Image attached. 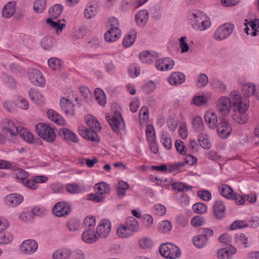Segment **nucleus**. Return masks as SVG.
Returning <instances> with one entry per match:
<instances>
[{
    "instance_id": "nucleus-64",
    "label": "nucleus",
    "mask_w": 259,
    "mask_h": 259,
    "mask_svg": "<svg viewBox=\"0 0 259 259\" xmlns=\"http://www.w3.org/2000/svg\"><path fill=\"white\" fill-rule=\"evenodd\" d=\"M172 228V224L168 221H163L159 225V230L163 233L169 232Z\"/></svg>"
},
{
    "instance_id": "nucleus-40",
    "label": "nucleus",
    "mask_w": 259,
    "mask_h": 259,
    "mask_svg": "<svg viewBox=\"0 0 259 259\" xmlns=\"http://www.w3.org/2000/svg\"><path fill=\"white\" fill-rule=\"evenodd\" d=\"M64 7L62 5L56 4L49 9L50 17L52 19H57L61 14Z\"/></svg>"
},
{
    "instance_id": "nucleus-29",
    "label": "nucleus",
    "mask_w": 259,
    "mask_h": 259,
    "mask_svg": "<svg viewBox=\"0 0 259 259\" xmlns=\"http://www.w3.org/2000/svg\"><path fill=\"white\" fill-rule=\"evenodd\" d=\"M18 134L23 141L28 144H32L34 142V137L33 134L26 127L21 126L19 127Z\"/></svg>"
},
{
    "instance_id": "nucleus-17",
    "label": "nucleus",
    "mask_w": 259,
    "mask_h": 259,
    "mask_svg": "<svg viewBox=\"0 0 259 259\" xmlns=\"http://www.w3.org/2000/svg\"><path fill=\"white\" fill-rule=\"evenodd\" d=\"M60 106L62 111L68 116L72 117L75 114V105L74 102L69 99L60 98Z\"/></svg>"
},
{
    "instance_id": "nucleus-3",
    "label": "nucleus",
    "mask_w": 259,
    "mask_h": 259,
    "mask_svg": "<svg viewBox=\"0 0 259 259\" xmlns=\"http://www.w3.org/2000/svg\"><path fill=\"white\" fill-rule=\"evenodd\" d=\"M139 230L138 221L133 217H129L124 224L119 225L116 230L117 236L120 238H127Z\"/></svg>"
},
{
    "instance_id": "nucleus-15",
    "label": "nucleus",
    "mask_w": 259,
    "mask_h": 259,
    "mask_svg": "<svg viewBox=\"0 0 259 259\" xmlns=\"http://www.w3.org/2000/svg\"><path fill=\"white\" fill-rule=\"evenodd\" d=\"M175 65L174 60L169 57L158 59L155 63L156 68L160 71H166L173 69Z\"/></svg>"
},
{
    "instance_id": "nucleus-60",
    "label": "nucleus",
    "mask_w": 259,
    "mask_h": 259,
    "mask_svg": "<svg viewBox=\"0 0 259 259\" xmlns=\"http://www.w3.org/2000/svg\"><path fill=\"white\" fill-rule=\"evenodd\" d=\"M67 191L71 194H77L81 192L80 187L75 184L70 183L66 185Z\"/></svg>"
},
{
    "instance_id": "nucleus-41",
    "label": "nucleus",
    "mask_w": 259,
    "mask_h": 259,
    "mask_svg": "<svg viewBox=\"0 0 259 259\" xmlns=\"http://www.w3.org/2000/svg\"><path fill=\"white\" fill-rule=\"evenodd\" d=\"M13 175L18 182L22 184L29 178V173L23 169L19 168L13 171Z\"/></svg>"
},
{
    "instance_id": "nucleus-53",
    "label": "nucleus",
    "mask_w": 259,
    "mask_h": 259,
    "mask_svg": "<svg viewBox=\"0 0 259 259\" xmlns=\"http://www.w3.org/2000/svg\"><path fill=\"white\" fill-rule=\"evenodd\" d=\"M211 98V95L207 96L203 95L195 96L193 97V103L197 106H201L205 104Z\"/></svg>"
},
{
    "instance_id": "nucleus-47",
    "label": "nucleus",
    "mask_w": 259,
    "mask_h": 259,
    "mask_svg": "<svg viewBox=\"0 0 259 259\" xmlns=\"http://www.w3.org/2000/svg\"><path fill=\"white\" fill-rule=\"evenodd\" d=\"M135 19L138 26H145L146 24V10L142 9L138 11L135 15Z\"/></svg>"
},
{
    "instance_id": "nucleus-36",
    "label": "nucleus",
    "mask_w": 259,
    "mask_h": 259,
    "mask_svg": "<svg viewBox=\"0 0 259 259\" xmlns=\"http://www.w3.org/2000/svg\"><path fill=\"white\" fill-rule=\"evenodd\" d=\"M197 140L199 145L203 149H209L211 148V142L206 134L201 133L197 136Z\"/></svg>"
},
{
    "instance_id": "nucleus-33",
    "label": "nucleus",
    "mask_w": 259,
    "mask_h": 259,
    "mask_svg": "<svg viewBox=\"0 0 259 259\" xmlns=\"http://www.w3.org/2000/svg\"><path fill=\"white\" fill-rule=\"evenodd\" d=\"M28 95L30 99L35 103L41 105L45 102V98L41 92L33 89H30L28 92Z\"/></svg>"
},
{
    "instance_id": "nucleus-34",
    "label": "nucleus",
    "mask_w": 259,
    "mask_h": 259,
    "mask_svg": "<svg viewBox=\"0 0 259 259\" xmlns=\"http://www.w3.org/2000/svg\"><path fill=\"white\" fill-rule=\"evenodd\" d=\"M84 122L91 128L96 130L97 131H101V126L98 119L93 115L88 114L84 117Z\"/></svg>"
},
{
    "instance_id": "nucleus-26",
    "label": "nucleus",
    "mask_w": 259,
    "mask_h": 259,
    "mask_svg": "<svg viewBox=\"0 0 259 259\" xmlns=\"http://www.w3.org/2000/svg\"><path fill=\"white\" fill-rule=\"evenodd\" d=\"M72 254L71 249L68 247H62L56 250L52 254L53 259H68Z\"/></svg>"
},
{
    "instance_id": "nucleus-9",
    "label": "nucleus",
    "mask_w": 259,
    "mask_h": 259,
    "mask_svg": "<svg viewBox=\"0 0 259 259\" xmlns=\"http://www.w3.org/2000/svg\"><path fill=\"white\" fill-rule=\"evenodd\" d=\"M78 134L84 139L95 143H99L100 140L98 133L96 130L88 128L83 126H79L77 128Z\"/></svg>"
},
{
    "instance_id": "nucleus-58",
    "label": "nucleus",
    "mask_w": 259,
    "mask_h": 259,
    "mask_svg": "<svg viewBox=\"0 0 259 259\" xmlns=\"http://www.w3.org/2000/svg\"><path fill=\"white\" fill-rule=\"evenodd\" d=\"M4 108L9 112L13 111L16 108V99L15 100H7L3 102Z\"/></svg>"
},
{
    "instance_id": "nucleus-38",
    "label": "nucleus",
    "mask_w": 259,
    "mask_h": 259,
    "mask_svg": "<svg viewBox=\"0 0 259 259\" xmlns=\"http://www.w3.org/2000/svg\"><path fill=\"white\" fill-rule=\"evenodd\" d=\"M14 235L10 231H0V245H7L13 242Z\"/></svg>"
},
{
    "instance_id": "nucleus-43",
    "label": "nucleus",
    "mask_w": 259,
    "mask_h": 259,
    "mask_svg": "<svg viewBox=\"0 0 259 259\" xmlns=\"http://www.w3.org/2000/svg\"><path fill=\"white\" fill-rule=\"evenodd\" d=\"M47 8V0H35L33 4V10L35 13H43Z\"/></svg>"
},
{
    "instance_id": "nucleus-22",
    "label": "nucleus",
    "mask_w": 259,
    "mask_h": 259,
    "mask_svg": "<svg viewBox=\"0 0 259 259\" xmlns=\"http://www.w3.org/2000/svg\"><path fill=\"white\" fill-rule=\"evenodd\" d=\"M242 92L244 95L243 97H249L255 95L256 98L259 100V93H256L255 85L251 82H247L242 84Z\"/></svg>"
},
{
    "instance_id": "nucleus-56",
    "label": "nucleus",
    "mask_w": 259,
    "mask_h": 259,
    "mask_svg": "<svg viewBox=\"0 0 259 259\" xmlns=\"http://www.w3.org/2000/svg\"><path fill=\"white\" fill-rule=\"evenodd\" d=\"M54 41L52 37H45L41 41V46L44 49L49 50L54 45Z\"/></svg>"
},
{
    "instance_id": "nucleus-42",
    "label": "nucleus",
    "mask_w": 259,
    "mask_h": 259,
    "mask_svg": "<svg viewBox=\"0 0 259 259\" xmlns=\"http://www.w3.org/2000/svg\"><path fill=\"white\" fill-rule=\"evenodd\" d=\"M48 65L53 70H59L63 66V61L58 58L52 57L48 59Z\"/></svg>"
},
{
    "instance_id": "nucleus-50",
    "label": "nucleus",
    "mask_w": 259,
    "mask_h": 259,
    "mask_svg": "<svg viewBox=\"0 0 259 259\" xmlns=\"http://www.w3.org/2000/svg\"><path fill=\"white\" fill-rule=\"evenodd\" d=\"M67 227L70 231H78L81 227L80 222L77 219H71L67 222Z\"/></svg>"
},
{
    "instance_id": "nucleus-20",
    "label": "nucleus",
    "mask_w": 259,
    "mask_h": 259,
    "mask_svg": "<svg viewBox=\"0 0 259 259\" xmlns=\"http://www.w3.org/2000/svg\"><path fill=\"white\" fill-rule=\"evenodd\" d=\"M209 85L214 92L220 94H224L227 91V85L223 80L217 77L211 79Z\"/></svg>"
},
{
    "instance_id": "nucleus-49",
    "label": "nucleus",
    "mask_w": 259,
    "mask_h": 259,
    "mask_svg": "<svg viewBox=\"0 0 259 259\" xmlns=\"http://www.w3.org/2000/svg\"><path fill=\"white\" fill-rule=\"evenodd\" d=\"M208 82L207 76L204 73L200 74L196 78V85L199 89H202L206 86Z\"/></svg>"
},
{
    "instance_id": "nucleus-13",
    "label": "nucleus",
    "mask_w": 259,
    "mask_h": 259,
    "mask_svg": "<svg viewBox=\"0 0 259 259\" xmlns=\"http://www.w3.org/2000/svg\"><path fill=\"white\" fill-rule=\"evenodd\" d=\"M71 205L66 201L57 203L52 208L53 214L58 217H65L71 212Z\"/></svg>"
},
{
    "instance_id": "nucleus-16",
    "label": "nucleus",
    "mask_w": 259,
    "mask_h": 259,
    "mask_svg": "<svg viewBox=\"0 0 259 259\" xmlns=\"http://www.w3.org/2000/svg\"><path fill=\"white\" fill-rule=\"evenodd\" d=\"M24 200L23 196L18 193H10L4 198L5 204L11 207H15L20 204Z\"/></svg>"
},
{
    "instance_id": "nucleus-37",
    "label": "nucleus",
    "mask_w": 259,
    "mask_h": 259,
    "mask_svg": "<svg viewBox=\"0 0 259 259\" xmlns=\"http://www.w3.org/2000/svg\"><path fill=\"white\" fill-rule=\"evenodd\" d=\"M96 193L101 196H104L110 191V187L107 183L104 182H99L94 186Z\"/></svg>"
},
{
    "instance_id": "nucleus-21",
    "label": "nucleus",
    "mask_w": 259,
    "mask_h": 259,
    "mask_svg": "<svg viewBox=\"0 0 259 259\" xmlns=\"http://www.w3.org/2000/svg\"><path fill=\"white\" fill-rule=\"evenodd\" d=\"M81 239L86 243L93 244L97 241L99 238L94 229H88L82 232Z\"/></svg>"
},
{
    "instance_id": "nucleus-8",
    "label": "nucleus",
    "mask_w": 259,
    "mask_h": 259,
    "mask_svg": "<svg viewBox=\"0 0 259 259\" xmlns=\"http://www.w3.org/2000/svg\"><path fill=\"white\" fill-rule=\"evenodd\" d=\"M20 126L17 124L16 121L9 118L4 119L2 122V132L11 137H16L18 135Z\"/></svg>"
},
{
    "instance_id": "nucleus-63",
    "label": "nucleus",
    "mask_w": 259,
    "mask_h": 259,
    "mask_svg": "<svg viewBox=\"0 0 259 259\" xmlns=\"http://www.w3.org/2000/svg\"><path fill=\"white\" fill-rule=\"evenodd\" d=\"M22 185L27 188L32 190H35L38 189L37 185L35 184V182L33 176L29 179H27Z\"/></svg>"
},
{
    "instance_id": "nucleus-28",
    "label": "nucleus",
    "mask_w": 259,
    "mask_h": 259,
    "mask_svg": "<svg viewBox=\"0 0 259 259\" xmlns=\"http://www.w3.org/2000/svg\"><path fill=\"white\" fill-rule=\"evenodd\" d=\"M205 121L209 128L214 129L218 121L217 114L213 111H207L204 115Z\"/></svg>"
},
{
    "instance_id": "nucleus-10",
    "label": "nucleus",
    "mask_w": 259,
    "mask_h": 259,
    "mask_svg": "<svg viewBox=\"0 0 259 259\" xmlns=\"http://www.w3.org/2000/svg\"><path fill=\"white\" fill-rule=\"evenodd\" d=\"M27 76L30 82L33 85L39 87H45L46 79L40 71L30 68L27 72Z\"/></svg>"
},
{
    "instance_id": "nucleus-14",
    "label": "nucleus",
    "mask_w": 259,
    "mask_h": 259,
    "mask_svg": "<svg viewBox=\"0 0 259 259\" xmlns=\"http://www.w3.org/2000/svg\"><path fill=\"white\" fill-rule=\"evenodd\" d=\"M147 140L149 142L150 151L154 154L157 153L158 147L156 140L155 131L151 124L147 125Z\"/></svg>"
},
{
    "instance_id": "nucleus-6",
    "label": "nucleus",
    "mask_w": 259,
    "mask_h": 259,
    "mask_svg": "<svg viewBox=\"0 0 259 259\" xmlns=\"http://www.w3.org/2000/svg\"><path fill=\"white\" fill-rule=\"evenodd\" d=\"M159 252L162 256L169 259H176L181 256L180 249L171 243H164L159 247Z\"/></svg>"
},
{
    "instance_id": "nucleus-61",
    "label": "nucleus",
    "mask_w": 259,
    "mask_h": 259,
    "mask_svg": "<svg viewBox=\"0 0 259 259\" xmlns=\"http://www.w3.org/2000/svg\"><path fill=\"white\" fill-rule=\"evenodd\" d=\"M48 211L47 208L41 206H35L31 209V212L33 214L39 217L46 214Z\"/></svg>"
},
{
    "instance_id": "nucleus-52",
    "label": "nucleus",
    "mask_w": 259,
    "mask_h": 259,
    "mask_svg": "<svg viewBox=\"0 0 259 259\" xmlns=\"http://www.w3.org/2000/svg\"><path fill=\"white\" fill-rule=\"evenodd\" d=\"M161 142L165 148L169 150L172 147V141L170 136L167 133H163L161 136Z\"/></svg>"
},
{
    "instance_id": "nucleus-45",
    "label": "nucleus",
    "mask_w": 259,
    "mask_h": 259,
    "mask_svg": "<svg viewBox=\"0 0 259 259\" xmlns=\"http://www.w3.org/2000/svg\"><path fill=\"white\" fill-rule=\"evenodd\" d=\"M207 239L201 234L197 235L193 237V242L194 246L198 248H201L206 245Z\"/></svg>"
},
{
    "instance_id": "nucleus-30",
    "label": "nucleus",
    "mask_w": 259,
    "mask_h": 259,
    "mask_svg": "<svg viewBox=\"0 0 259 259\" xmlns=\"http://www.w3.org/2000/svg\"><path fill=\"white\" fill-rule=\"evenodd\" d=\"M48 118L57 124L63 125L65 123L63 117L53 109H49L47 112Z\"/></svg>"
},
{
    "instance_id": "nucleus-5",
    "label": "nucleus",
    "mask_w": 259,
    "mask_h": 259,
    "mask_svg": "<svg viewBox=\"0 0 259 259\" xmlns=\"http://www.w3.org/2000/svg\"><path fill=\"white\" fill-rule=\"evenodd\" d=\"M106 119L115 133L122 134L125 133V123L119 112L116 111L111 116L106 115Z\"/></svg>"
},
{
    "instance_id": "nucleus-32",
    "label": "nucleus",
    "mask_w": 259,
    "mask_h": 259,
    "mask_svg": "<svg viewBox=\"0 0 259 259\" xmlns=\"http://www.w3.org/2000/svg\"><path fill=\"white\" fill-rule=\"evenodd\" d=\"M226 207L224 203L220 200L216 201L213 204V212L218 219H222L225 216Z\"/></svg>"
},
{
    "instance_id": "nucleus-1",
    "label": "nucleus",
    "mask_w": 259,
    "mask_h": 259,
    "mask_svg": "<svg viewBox=\"0 0 259 259\" xmlns=\"http://www.w3.org/2000/svg\"><path fill=\"white\" fill-rule=\"evenodd\" d=\"M249 106V100L243 97L238 90H232L229 97L221 96L216 101L217 111L222 115H228L233 108L235 112L245 113Z\"/></svg>"
},
{
    "instance_id": "nucleus-31",
    "label": "nucleus",
    "mask_w": 259,
    "mask_h": 259,
    "mask_svg": "<svg viewBox=\"0 0 259 259\" xmlns=\"http://www.w3.org/2000/svg\"><path fill=\"white\" fill-rule=\"evenodd\" d=\"M186 79L184 74L180 72H173L168 78V82L172 85L183 83Z\"/></svg>"
},
{
    "instance_id": "nucleus-44",
    "label": "nucleus",
    "mask_w": 259,
    "mask_h": 259,
    "mask_svg": "<svg viewBox=\"0 0 259 259\" xmlns=\"http://www.w3.org/2000/svg\"><path fill=\"white\" fill-rule=\"evenodd\" d=\"M136 36V32L135 31H132L128 34L126 35L124 37L122 41V44L124 47L127 48L132 46L135 41Z\"/></svg>"
},
{
    "instance_id": "nucleus-4",
    "label": "nucleus",
    "mask_w": 259,
    "mask_h": 259,
    "mask_svg": "<svg viewBox=\"0 0 259 259\" xmlns=\"http://www.w3.org/2000/svg\"><path fill=\"white\" fill-rule=\"evenodd\" d=\"M35 131L37 135L45 141L53 143L56 138L54 127L49 123H39L35 125Z\"/></svg>"
},
{
    "instance_id": "nucleus-19",
    "label": "nucleus",
    "mask_w": 259,
    "mask_h": 259,
    "mask_svg": "<svg viewBox=\"0 0 259 259\" xmlns=\"http://www.w3.org/2000/svg\"><path fill=\"white\" fill-rule=\"evenodd\" d=\"M59 136L66 142L78 143L79 138L77 135L71 130L66 127H63L59 130Z\"/></svg>"
},
{
    "instance_id": "nucleus-23",
    "label": "nucleus",
    "mask_w": 259,
    "mask_h": 259,
    "mask_svg": "<svg viewBox=\"0 0 259 259\" xmlns=\"http://www.w3.org/2000/svg\"><path fill=\"white\" fill-rule=\"evenodd\" d=\"M63 21L64 20H54L51 18H48L46 20V23L49 27L55 31L57 34H60L65 27V24Z\"/></svg>"
},
{
    "instance_id": "nucleus-11",
    "label": "nucleus",
    "mask_w": 259,
    "mask_h": 259,
    "mask_svg": "<svg viewBox=\"0 0 259 259\" xmlns=\"http://www.w3.org/2000/svg\"><path fill=\"white\" fill-rule=\"evenodd\" d=\"M112 223L108 219H102L98 224L96 231L99 238H106L110 234Z\"/></svg>"
},
{
    "instance_id": "nucleus-46",
    "label": "nucleus",
    "mask_w": 259,
    "mask_h": 259,
    "mask_svg": "<svg viewBox=\"0 0 259 259\" xmlns=\"http://www.w3.org/2000/svg\"><path fill=\"white\" fill-rule=\"evenodd\" d=\"M95 96L98 104L104 106L106 103V96L104 92L100 88H97L95 90Z\"/></svg>"
},
{
    "instance_id": "nucleus-12",
    "label": "nucleus",
    "mask_w": 259,
    "mask_h": 259,
    "mask_svg": "<svg viewBox=\"0 0 259 259\" xmlns=\"http://www.w3.org/2000/svg\"><path fill=\"white\" fill-rule=\"evenodd\" d=\"M38 248V243L33 239H26L22 241L19 247L20 253L30 255L35 252Z\"/></svg>"
},
{
    "instance_id": "nucleus-55",
    "label": "nucleus",
    "mask_w": 259,
    "mask_h": 259,
    "mask_svg": "<svg viewBox=\"0 0 259 259\" xmlns=\"http://www.w3.org/2000/svg\"><path fill=\"white\" fill-rule=\"evenodd\" d=\"M17 107L22 110H27L29 107L28 102L22 97L18 96L16 98Z\"/></svg>"
},
{
    "instance_id": "nucleus-51",
    "label": "nucleus",
    "mask_w": 259,
    "mask_h": 259,
    "mask_svg": "<svg viewBox=\"0 0 259 259\" xmlns=\"http://www.w3.org/2000/svg\"><path fill=\"white\" fill-rule=\"evenodd\" d=\"M129 189V185L124 181L119 182L117 185V192L119 197H123L125 195V191Z\"/></svg>"
},
{
    "instance_id": "nucleus-39",
    "label": "nucleus",
    "mask_w": 259,
    "mask_h": 259,
    "mask_svg": "<svg viewBox=\"0 0 259 259\" xmlns=\"http://www.w3.org/2000/svg\"><path fill=\"white\" fill-rule=\"evenodd\" d=\"M220 194L228 199H232L234 196V192L232 189L228 185L223 184L219 188Z\"/></svg>"
},
{
    "instance_id": "nucleus-7",
    "label": "nucleus",
    "mask_w": 259,
    "mask_h": 259,
    "mask_svg": "<svg viewBox=\"0 0 259 259\" xmlns=\"http://www.w3.org/2000/svg\"><path fill=\"white\" fill-rule=\"evenodd\" d=\"M234 26L231 23L221 25L215 30L213 38L217 41H222L227 38L232 33Z\"/></svg>"
},
{
    "instance_id": "nucleus-62",
    "label": "nucleus",
    "mask_w": 259,
    "mask_h": 259,
    "mask_svg": "<svg viewBox=\"0 0 259 259\" xmlns=\"http://www.w3.org/2000/svg\"><path fill=\"white\" fill-rule=\"evenodd\" d=\"M246 24L251 29V35L253 36H255L256 35L257 30L259 27V20L257 19H254V20L250 21Z\"/></svg>"
},
{
    "instance_id": "nucleus-48",
    "label": "nucleus",
    "mask_w": 259,
    "mask_h": 259,
    "mask_svg": "<svg viewBox=\"0 0 259 259\" xmlns=\"http://www.w3.org/2000/svg\"><path fill=\"white\" fill-rule=\"evenodd\" d=\"M192 124L194 130L197 132H201L204 128V124L202 119L199 116H195L193 118Z\"/></svg>"
},
{
    "instance_id": "nucleus-57",
    "label": "nucleus",
    "mask_w": 259,
    "mask_h": 259,
    "mask_svg": "<svg viewBox=\"0 0 259 259\" xmlns=\"http://www.w3.org/2000/svg\"><path fill=\"white\" fill-rule=\"evenodd\" d=\"M193 211L198 214L205 213L207 210V207L202 203H197L192 206Z\"/></svg>"
},
{
    "instance_id": "nucleus-24",
    "label": "nucleus",
    "mask_w": 259,
    "mask_h": 259,
    "mask_svg": "<svg viewBox=\"0 0 259 259\" xmlns=\"http://www.w3.org/2000/svg\"><path fill=\"white\" fill-rule=\"evenodd\" d=\"M16 10V3L14 1H10L6 3L2 10V17L6 19L10 18L15 14Z\"/></svg>"
},
{
    "instance_id": "nucleus-59",
    "label": "nucleus",
    "mask_w": 259,
    "mask_h": 259,
    "mask_svg": "<svg viewBox=\"0 0 259 259\" xmlns=\"http://www.w3.org/2000/svg\"><path fill=\"white\" fill-rule=\"evenodd\" d=\"M173 187L180 192H186L192 189V186L181 182L175 183Z\"/></svg>"
},
{
    "instance_id": "nucleus-18",
    "label": "nucleus",
    "mask_w": 259,
    "mask_h": 259,
    "mask_svg": "<svg viewBox=\"0 0 259 259\" xmlns=\"http://www.w3.org/2000/svg\"><path fill=\"white\" fill-rule=\"evenodd\" d=\"M232 128L231 124L226 119L220 121L217 128L220 137L226 139L230 135Z\"/></svg>"
},
{
    "instance_id": "nucleus-27",
    "label": "nucleus",
    "mask_w": 259,
    "mask_h": 259,
    "mask_svg": "<svg viewBox=\"0 0 259 259\" xmlns=\"http://www.w3.org/2000/svg\"><path fill=\"white\" fill-rule=\"evenodd\" d=\"M236 252V248L230 246L219 249L218 251V257L219 259H231L232 256Z\"/></svg>"
},
{
    "instance_id": "nucleus-35",
    "label": "nucleus",
    "mask_w": 259,
    "mask_h": 259,
    "mask_svg": "<svg viewBox=\"0 0 259 259\" xmlns=\"http://www.w3.org/2000/svg\"><path fill=\"white\" fill-rule=\"evenodd\" d=\"M97 13L98 9L97 5L93 3L88 4L83 11V15L87 19H91L95 18Z\"/></svg>"
},
{
    "instance_id": "nucleus-25",
    "label": "nucleus",
    "mask_w": 259,
    "mask_h": 259,
    "mask_svg": "<svg viewBox=\"0 0 259 259\" xmlns=\"http://www.w3.org/2000/svg\"><path fill=\"white\" fill-rule=\"evenodd\" d=\"M121 36V31L118 27H110L105 33L104 37L108 42H114Z\"/></svg>"
},
{
    "instance_id": "nucleus-54",
    "label": "nucleus",
    "mask_w": 259,
    "mask_h": 259,
    "mask_svg": "<svg viewBox=\"0 0 259 259\" xmlns=\"http://www.w3.org/2000/svg\"><path fill=\"white\" fill-rule=\"evenodd\" d=\"M96 223V218L95 216L92 214L87 215L83 219V225L89 229L94 228Z\"/></svg>"
},
{
    "instance_id": "nucleus-2",
    "label": "nucleus",
    "mask_w": 259,
    "mask_h": 259,
    "mask_svg": "<svg viewBox=\"0 0 259 259\" xmlns=\"http://www.w3.org/2000/svg\"><path fill=\"white\" fill-rule=\"evenodd\" d=\"M189 19L192 28L197 31H204L211 26L209 18L200 11L192 12L189 15Z\"/></svg>"
}]
</instances>
